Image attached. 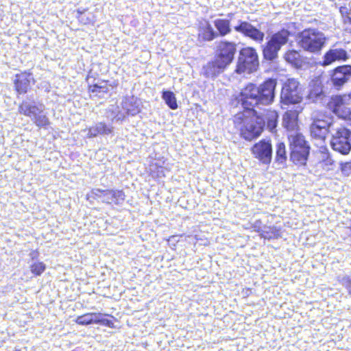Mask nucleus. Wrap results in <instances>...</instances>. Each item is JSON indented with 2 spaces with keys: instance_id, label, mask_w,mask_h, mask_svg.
I'll return each instance as SVG.
<instances>
[{
  "instance_id": "1",
  "label": "nucleus",
  "mask_w": 351,
  "mask_h": 351,
  "mask_svg": "<svg viewBox=\"0 0 351 351\" xmlns=\"http://www.w3.org/2000/svg\"><path fill=\"white\" fill-rule=\"evenodd\" d=\"M276 81L269 79L260 86L248 83L241 89L238 99L246 110H254L259 105H269L275 97Z\"/></svg>"
},
{
  "instance_id": "2",
  "label": "nucleus",
  "mask_w": 351,
  "mask_h": 351,
  "mask_svg": "<svg viewBox=\"0 0 351 351\" xmlns=\"http://www.w3.org/2000/svg\"><path fill=\"white\" fill-rule=\"evenodd\" d=\"M236 51L235 43L228 41L218 43L215 58L203 66V75L210 78L219 75L232 62Z\"/></svg>"
},
{
  "instance_id": "3",
  "label": "nucleus",
  "mask_w": 351,
  "mask_h": 351,
  "mask_svg": "<svg viewBox=\"0 0 351 351\" xmlns=\"http://www.w3.org/2000/svg\"><path fill=\"white\" fill-rule=\"evenodd\" d=\"M235 127L245 140L252 141L261 134L265 126L264 120L256 115L255 110H244L234 117Z\"/></svg>"
},
{
  "instance_id": "4",
  "label": "nucleus",
  "mask_w": 351,
  "mask_h": 351,
  "mask_svg": "<svg viewBox=\"0 0 351 351\" xmlns=\"http://www.w3.org/2000/svg\"><path fill=\"white\" fill-rule=\"evenodd\" d=\"M329 128L332 149L343 155L348 154L351 151V131L338 119L333 121Z\"/></svg>"
},
{
  "instance_id": "5",
  "label": "nucleus",
  "mask_w": 351,
  "mask_h": 351,
  "mask_svg": "<svg viewBox=\"0 0 351 351\" xmlns=\"http://www.w3.org/2000/svg\"><path fill=\"white\" fill-rule=\"evenodd\" d=\"M325 34L317 29H306L298 35V44L304 51L317 53L326 43Z\"/></svg>"
},
{
  "instance_id": "6",
  "label": "nucleus",
  "mask_w": 351,
  "mask_h": 351,
  "mask_svg": "<svg viewBox=\"0 0 351 351\" xmlns=\"http://www.w3.org/2000/svg\"><path fill=\"white\" fill-rule=\"evenodd\" d=\"M45 109L43 104L23 101L19 107V112L29 117L37 127L46 128L50 124V121Z\"/></svg>"
},
{
  "instance_id": "7",
  "label": "nucleus",
  "mask_w": 351,
  "mask_h": 351,
  "mask_svg": "<svg viewBox=\"0 0 351 351\" xmlns=\"http://www.w3.org/2000/svg\"><path fill=\"white\" fill-rule=\"evenodd\" d=\"M289 141L291 149V160L295 165H305L308 156L310 147L307 145L304 136L298 132L290 134H289Z\"/></svg>"
},
{
  "instance_id": "8",
  "label": "nucleus",
  "mask_w": 351,
  "mask_h": 351,
  "mask_svg": "<svg viewBox=\"0 0 351 351\" xmlns=\"http://www.w3.org/2000/svg\"><path fill=\"white\" fill-rule=\"evenodd\" d=\"M290 35V32L287 29H282L273 34L263 47L265 59L269 61L275 60L281 47L288 43Z\"/></svg>"
},
{
  "instance_id": "9",
  "label": "nucleus",
  "mask_w": 351,
  "mask_h": 351,
  "mask_svg": "<svg viewBox=\"0 0 351 351\" xmlns=\"http://www.w3.org/2000/svg\"><path fill=\"white\" fill-rule=\"evenodd\" d=\"M258 57L252 47H245L240 51L235 72L238 74L251 73L258 67Z\"/></svg>"
},
{
  "instance_id": "10",
  "label": "nucleus",
  "mask_w": 351,
  "mask_h": 351,
  "mask_svg": "<svg viewBox=\"0 0 351 351\" xmlns=\"http://www.w3.org/2000/svg\"><path fill=\"white\" fill-rule=\"evenodd\" d=\"M299 82L294 78L288 79L283 84L281 91V101L284 104L300 103L302 99Z\"/></svg>"
},
{
  "instance_id": "11",
  "label": "nucleus",
  "mask_w": 351,
  "mask_h": 351,
  "mask_svg": "<svg viewBox=\"0 0 351 351\" xmlns=\"http://www.w3.org/2000/svg\"><path fill=\"white\" fill-rule=\"evenodd\" d=\"M91 194L93 197L100 199L102 202L106 204H120L125 199V194L121 190L94 189L91 191Z\"/></svg>"
},
{
  "instance_id": "12",
  "label": "nucleus",
  "mask_w": 351,
  "mask_h": 351,
  "mask_svg": "<svg viewBox=\"0 0 351 351\" xmlns=\"http://www.w3.org/2000/svg\"><path fill=\"white\" fill-rule=\"evenodd\" d=\"M335 120V118L328 120L315 119L310 125V133L313 138L324 142L326 134H329L330 125Z\"/></svg>"
},
{
  "instance_id": "13",
  "label": "nucleus",
  "mask_w": 351,
  "mask_h": 351,
  "mask_svg": "<svg viewBox=\"0 0 351 351\" xmlns=\"http://www.w3.org/2000/svg\"><path fill=\"white\" fill-rule=\"evenodd\" d=\"M254 157L263 164H269L272 156V146L269 141L262 140L252 148Z\"/></svg>"
},
{
  "instance_id": "14",
  "label": "nucleus",
  "mask_w": 351,
  "mask_h": 351,
  "mask_svg": "<svg viewBox=\"0 0 351 351\" xmlns=\"http://www.w3.org/2000/svg\"><path fill=\"white\" fill-rule=\"evenodd\" d=\"M234 29L236 32L250 37L257 43H260L263 41L265 34L247 21H239V24L234 27Z\"/></svg>"
},
{
  "instance_id": "15",
  "label": "nucleus",
  "mask_w": 351,
  "mask_h": 351,
  "mask_svg": "<svg viewBox=\"0 0 351 351\" xmlns=\"http://www.w3.org/2000/svg\"><path fill=\"white\" fill-rule=\"evenodd\" d=\"M347 97L346 95L333 96L327 104L328 108L337 117L336 119H338L340 121L341 117L346 114V111L348 110L346 106L348 101Z\"/></svg>"
},
{
  "instance_id": "16",
  "label": "nucleus",
  "mask_w": 351,
  "mask_h": 351,
  "mask_svg": "<svg viewBox=\"0 0 351 351\" xmlns=\"http://www.w3.org/2000/svg\"><path fill=\"white\" fill-rule=\"evenodd\" d=\"M351 77V65L337 66L333 71L331 80L335 86H341Z\"/></svg>"
},
{
  "instance_id": "17",
  "label": "nucleus",
  "mask_w": 351,
  "mask_h": 351,
  "mask_svg": "<svg viewBox=\"0 0 351 351\" xmlns=\"http://www.w3.org/2000/svg\"><path fill=\"white\" fill-rule=\"evenodd\" d=\"M218 37V33L215 32L210 23L204 20L199 22L198 27V40L199 42L212 41Z\"/></svg>"
},
{
  "instance_id": "18",
  "label": "nucleus",
  "mask_w": 351,
  "mask_h": 351,
  "mask_svg": "<svg viewBox=\"0 0 351 351\" xmlns=\"http://www.w3.org/2000/svg\"><path fill=\"white\" fill-rule=\"evenodd\" d=\"M348 58L347 51L343 49H330L323 58V66H328L335 61H346Z\"/></svg>"
},
{
  "instance_id": "19",
  "label": "nucleus",
  "mask_w": 351,
  "mask_h": 351,
  "mask_svg": "<svg viewBox=\"0 0 351 351\" xmlns=\"http://www.w3.org/2000/svg\"><path fill=\"white\" fill-rule=\"evenodd\" d=\"M122 108L128 115L135 116L140 112V101L134 97H125L122 102Z\"/></svg>"
},
{
  "instance_id": "20",
  "label": "nucleus",
  "mask_w": 351,
  "mask_h": 351,
  "mask_svg": "<svg viewBox=\"0 0 351 351\" xmlns=\"http://www.w3.org/2000/svg\"><path fill=\"white\" fill-rule=\"evenodd\" d=\"M113 132V127L104 122H99L88 129L87 136L95 137L97 135H108Z\"/></svg>"
},
{
  "instance_id": "21",
  "label": "nucleus",
  "mask_w": 351,
  "mask_h": 351,
  "mask_svg": "<svg viewBox=\"0 0 351 351\" xmlns=\"http://www.w3.org/2000/svg\"><path fill=\"white\" fill-rule=\"evenodd\" d=\"M325 95L321 83L318 81H312L309 84L308 97L313 102L322 101Z\"/></svg>"
},
{
  "instance_id": "22",
  "label": "nucleus",
  "mask_w": 351,
  "mask_h": 351,
  "mask_svg": "<svg viewBox=\"0 0 351 351\" xmlns=\"http://www.w3.org/2000/svg\"><path fill=\"white\" fill-rule=\"evenodd\" d=\"M285 60L295 68L302 66L303 59L299 51L295 49L287 50L283 55Z\"/></svg>"
},
{
  "instance_id": "23",
  "label": "nucleus",
  "mask_w": 351,
  "mask_h": 351,
  "mask_svg": "<svg viewBox=\"0 0 351 351\" xmlns=\"http://www.w3.org/2000/svg\"><path fill=\"white\" fill-rule=\"evenodd\" d=\"M16 79L14 81V85L18 93L24 94L27 93L29 86L31 75L23 73L21 75H16Z\"/></svg>"
},
{
  "instance_id": "24",
  "label": "nucleus",
  "mask_w": 351,
  "mask_h": 351,
  "mask_svg": "<svg viewBox=\"0 0 351 351\" xmlns=\"http://www.w3.org/2000/svg\"><path fill=\"white\" fill-rule=\"evenodd\" d=\"M261 117L264 120L265 123H267V129L270 132H274L277 126V121L278 117L277 112L275 110L268 109L265 111V112L263 114V117Z\"/></svg>"
},
{
  "instance_id": "25",
  "label": "nucleus",
  "mask_w": 351,
  "mask_h": 351,
  "mask_svg": "<svg viewBox=\"0 0 351 351\" xmlns=\"http://www.w3.org/2000/svg\"><path fill=\"white\" fill-rule=\"evenodd\" d=\"M214 25L217 29L218 36H225L231 32L230 21L228 19H217L214 21Z\"/></svg>"
},
{
  "instance_id": "26",
  "label": "nucleus",
  "mask_w": 351,
  "mask_h": 351,
  "mask_svg": "<svg viewBox=\"0 0 351 351\" xmlns=\"http://www.w3.org/2000/svg\"><path fill=\"white\" fill-rule=\"evenodd\" d=\"M149 171L152 177L156 178H161L165 176V172L167 169L156 162H152L150 165Z\"/></svg>"
},
{
  "instance_id": "27",
  "label": "nucleus",
  "mask_w": 351,
  "mask_h": 351,
  "mask_svg": "<svg viewBox=\"0 0 351 351\" xmlns=\"http://www.w3.org/2000/svg\"><path fill=\"white\" fill-rule=\"evenodd\" d=\"M261 236L267 239H277L280 237V231L276 227H265L261 230Z\"/></svg>"
},
{
  "instance_id": "28",
  "label": "nucleus",
  "mask_w": 351,
  "mask_h": 351,
  "mask_svg": "<svg viewBox=\"0 0 351 351\" xmlns=\"http://www.w3.org/2000/svg\"><path fill=\"white\" fill-rule=\"evenodd\" d=\"M162 97L171 109L175 110L178 108L176 97L171 91H164Z\"/></svg>"
},
{
  "instance_id": "29",
  "label": "nucleus",
  "mask_w": 351,
  "mask_h": 351,
  "mask_svg": "<svg viewBox=\"0 0 351 351\" xmlns=\"http://www.w3.org/2000/svg\"><path fill=\"white\" fill-rule=\"evenodd\" d=\"M276 160L279 163H283L287 160L285 145L283 143H279L276 145Z\"/></svg>"
},
{
  "instance_id": "30",
  "label": "nucleus",
  "mask_w": 351,
  "mask_h": 351,
  "mask_svg": "<svg viewBox=\"0 0 351 351\" xmlns=\"http://www.w3.org/2000/svg\"><path fill=\"white\" fill-rule=\"evenodd\" d=\"M282 124L288 130H293L295 125L293 114L291 112H286L283 115Z\"/></svg>"
},
{
  "instance_id": "31",
  "label": "nucleus",
  "mask_w": 351,
  "mask_h": 351,
  "mask_svg": "<svg viewBox=\"0 0 351 351\" xmlns=\"http://www.w3.org/2000/svg\"><path fill=\"white\" fill-rule=\"evenodd\" d=\"M88 90L90 93H107L108 92V87L107 85V82H101L89 86Z\"/></svg>"
},
{
  "instance_id": "32",
  "label": "nucleus",
  "mask_w": 351,
  "mask_h": 351,
  "mask_svg": "<svg viewBox=\"0 0 351 351\" xmlns=\"http://www.w3.org/2000/svg\"><path fill=\"white\" fill-rule=\"evenodd\" d=\"M46 266L42 262H35L30 266V269L32 274L40 276L45 270Z\"/></svg>"
},
{
  "instance_id": "33",
  "label": "nucleus",
  "mask_w": 351,
  "mask_h": 351,
  "mask_svg": "<svg viewBox=\"0 0 351 351\" xmlns=\"http://www.w3.org/2000/svg\"><path fill=\"white\" fill-rule=\"evenodd\" d=\"M91 317H93V315H90V313H86L82 315L77 317L75 322L79 325L92 324Z\"/></svg>"
},
{
  "instance_id": "34",
  "label": "nucleus",
  "mask_w": 351,
  "mask_h": 351,
  "mask_svg": "<svg viewBox=\"0 0 351 351\" xmlns=\"http://www.w3.org/2000/svg\"><path fill=\"white\" fill-rule=\"evenodd\" d=\"M339 12L343 18V23L348 24V21H350L349 18H351V8L347 5L341 6L339 8Z\"/></svg>"
},
{
  "instance_id": "35",
  "label": "nucleus",
  "mask_w": 351,
  "mask_h": 351,
  "mask_svg": "<svg viewBox=\"0 0 351 351\" xmlns=\"http://www.w3.org/2000/svg\"><path fill=\"white\" fill-rule=\"evenodd\" d=\"M339 282L348 289L349 295H351V277L349 276H344L339 279Z\"/></svg>"
},
{
  "instance_id": "36",
  "label": "nucleus",
  "mask_w": 351,
  "mask_h": 351,
  "mask_svg": "<svg viewBox=\"0 0 351 351\" xmlns=\"http://www.w3.org/2000/svg\"><path fill=\"white\" fill-rule=\"evenodd\" d=\"M93 315L91 317L92 324H99L101 319L102 314L100 313H90Z\"/></svg>"
},
{
  "instance_id": "37",
  "label": "nucleus",
  "mask_w": 351,
  "mask_h": 351,
  "mask_svg": "<svg viewBox=\"0 0 351 351\" xmlns=\"http://www.w3.org/2000/svg\"><path fill=\"white\" fill-rule=\"evenodd\" d=\"M77 14H78V16H77V18L78 19L82 22V23H84V24H86V23H91L92 22V20L90 19H86V20L84 19V16H83V14H84V11H82L80 10V9L77 10Z\"/></svg>"
},
{
  "instance_id": "38",
  "label": "nucleus",
  "mask_w": 351,
  "mask_h": 351,
  "mask_svg": "<svg viewBox=\"0 0 351 351\" xmlns=\"http://www.w3.org/2000/svg\"><path fill=\"white\" fill-rule=\"evenodd\" d=\"M99 324L104 325V326H108L110 328H112L114 326V324L111 320L104 319V318H101V319L100 320Z\"/></svg>"
},
{
  "instance_id": "39",
  "label": "nucleus",
  "mask_w": 351,
  "mask_h": 351,
  "mask_svg": "<svg viewBox=\"0 0 351 351\" xmlns=\"http://www.w3.org/2000/svg\"><path fill=\"white\" fill-rule=\"evenodd\" d=\"M346 114L341 117V119H347L350 121V124L351 125V110L348 108L346 111Z\"/></svg>"
},
{
  "instance_id": "40",
  "label": "nucleus",
  "mask_w": 351,
  "mask_h": 351,
  "mask_svg": "<svg viewBox=\"0 0 351 351\" xmlns=\"http://www.w3.org/2000/svg\"><path fill=\"white\" fill-rule=\"evenodd\" d=\"M125 117V115L124 113H122L121 112H118V113L114 117V119L116 121H122Z\"/></svg>"
},
{
  "instance_id": "41",
  "label": "nucleus",
  "mask_w": 351,
  "mask_h": 351,
  "mask_svg": "<svg viewBox=\"0 0 351 351\" xmlns=\"http://www.w3.org/2000/svg\"><path fill=\"white\" fill-rule=\"evenodd\" d=\"M260 224H261V221H256L254 223V228H256L255 230L257 231V232H260Z\"/></svg>"
},
{
  "instance_id": "42",
  "label": "nucleus",
  "mask_w": 351,
  "mask_h": 351,
  "mask_svg": "<svg viewBox=\"0 0 351 351\" xmlns=\"http://www.w3.org/2000/svg\"><path fill=\"white\" fill-rule=\"evenodd\" d=\"M349 19H349L350 21H348V24H345V25H346V28L351 31V18L350 17Z\"/></svg>"
},
{
  "instance_id": "43",
  "label": "nucleus",
  "mask_w": 351,
  "mask_h": 351,
  "mask_svg": "<svg viewBox=\"0 0 351 351\" xmlns=\"http://www.w3.org/2000/svg\"><path fill=\"white\" fill-rule=\"evenodd\" d=\"M232 16V13H230L228 14V16Z\"/></svg>"
}]
</instances>
